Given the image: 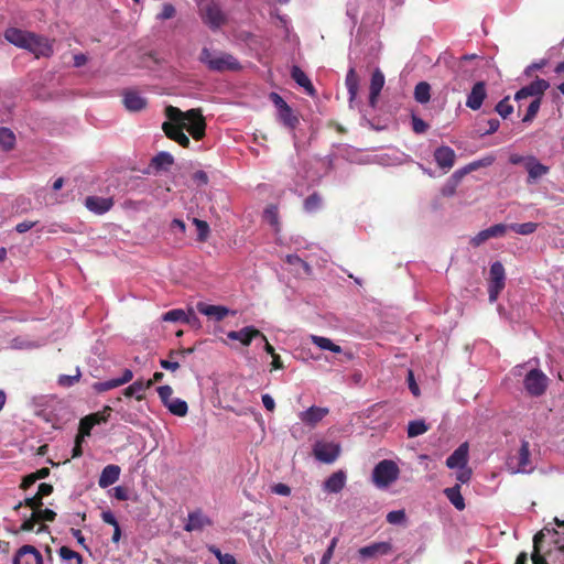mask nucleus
I'll return each instance as SVG.
<instances>
[{
	"mask_svg": "<svg viewBox=\"0 0 564 564\" xmlns=\"http://www.w3.org/2000/svg\"><path fill=\"white\" fill-rule=\"evenodd\" d=\"M165 116L167 120L163 122L162 130L169 139L181 147L188 148L191 144L189 138L184 133L185 129L194 140L198 141L205 137L206 121L200 109L182 111L177 107L167 106Z\"/></svg>",
	"mask_w": 564,
	"mask_h": 564,
	"instance_id": "1",
	"label": "nucleus"
},
{
	"mask_svg": "<svg viewBox=\"0 0 564 564\" xmlns=\"http://www.w3.org/2000/svg\"><path fill=\"white\" fill-rule=\"evenodd\" d=\"M199 61L207 65L210 70L225 72V70H239L241 65L236 57L229 53H219L214 55L209 48L204 47L199 55Z\"/></svg>",
	"mask_w": 564,
	"mask_h": 564,
	"instance_id": "2",
	"label": "nucleus"
},
{
	"mask_svg": "<svg viewBox=\"0 0 564 564\" xmlns=\"http://www.w3.org/2000/svg\"><path fill=\"white\" fill-rule=\"evenodd\" d=\"M198 13L202 21L213 31L223 26L226 21V14L215 1L200 2L198 4Z\"/></svg>",
	"mask_w": 564,
	"mask_h": 564,
	"instance_id": "3",
	"label": "nucleus"
},
{
	"mask_svg": "<svg viewBox=\"0 0 564 564\" xmlns=\"http://www.w3.org/2000/svg\"><path fill=\"white\" fill-rule=\"evenodd\" d=\"M399 473V467L393 460L383 459L373 468L372 479L378 487H387L398 479Z\"/></svg>",
	"mask_w": 564,
	"mask_h": 564,
	"instance_id": "4",
	"label": "nucleus"
},
{
	"mask_svg": "<svg viewBox=\"0 0 564 564\" xmlns=\"http://www.w3.org/2000/svg\"><path fill=\"white\" fill-rule=\"evenodd\" d=\"M530 444L523 440L517 454L511 455L507 460L511 474H525L532 471Z\"/></svg>",
	"mask_w": 564,
	"mask_h": 564,
	"instance_id": "5",
	"label": "nucleus"
},
{
	"mask_svg": "<svg viewBox=\"0 0 564 564\" xmlns=\"http://www.w3.org/2000/svg\"><path fill=\"white\" fill-rule=\"evenodd\" d=\"M549 382L550 379L542 370L531 369L524 376L523 387L530 397L538 398L546 392Z\"/></svg>",
	"mask_w": 564,
	"mask_h": 564,
	"instance_id": "6",
	"label": "nucleus"
},
{
	"mask_svg": "<svg viewBox=\"0 0 564 564\" xmlns=\"http://www.w3.org/2000/svg\"><path fill=\"white\" fill-rule=\"evenodd\" d=\"M506 272L501 262L496 261L490 265L488 294L490 303H495L505 289Z\"/></svg>",
	"mask_w": 564,
	"mask_h": 564,
	"instance_id": "7",
	"label": "nucleus"
},
{
	"mask_svg": "<svg viewBox=\"0 0 564 564\" xmlns=\"http://www.w3.org/2000/svg\"><path fill=\"white\" fill-rule=\"evenodd\" d=\"M549 88L550 83L547 80L536 77L535 80L519 89L514 95V99L517 101L527 99L529 97H533L534 99H542Z\"/></svg>",
	"mask_w": 564,
	"mask_h": 564,
	"instance_id": "8",
	"label": "nucleus"
},
{
	"mask_svg": "<svg viewBox=\"0 0 564 564\" xmlns=\"http://www.w3.org/2000/svg\"><path fill=\"white\" fill-rule=\"evenodd\" d=\"M313 453L319 462L330 464L339 456L340 446L335 443L317 442L314 445Z\"/></svg>",
	"mask_w": 564,
	"mask_h": 564,
	"instance_id": "9",
	"label": "nucleus"
},
{
	"mask_svg": "<svg viewBox=\"0 0 564 564\" xmlns=\"http://www.w3.org/2000/svg\"><path fill=\"white\" fill-rule=\"evenodd\" d=\"M25 50L32 52L36 57H47L53 54V46L51 42L46 37L36 35L32 32L28 40Z\"/></svg>",
	"mask_w": 564,
	"mask_h": 564,
	"instance_id": "10",
	"label": "nucleus"
},
{
	"mask_svg": "<svg viewBox=\"0 0 564 564\" xmlns=\"http://www.w3.org/2000/svg\"><path fill=\"white\" fill-rule=\"evenodd\" d=\"M508 230V225L505 224H496L487 229L479 231L475 237L470 239V245L473 247H479L485 241L491 238H499L506 235Z\"/></svg>",
	"mask_w": 564,
	"mask_h": 564,
	"instance_id": "11",
	"label": "nucleus"
},
{
	"mask_svg": "<svg viewBox=\"0 0 564 564\" xmlns=\"http://www.w3.org/2000/svg\"><path fill=\"white\" fill-rule=\"evenodd\" d=\"M227 336L229 339L239 340L243 346H249L252 339L257 337L265 339V335L253 326H246L239 330H231Z\"/></svg>",
	"mask_w": 564,
	"mask_h": 564,
	"instance_id": "12",
	"label": "nucleus"
},
{
	"mask_svg": "<svg viewBox=\"0 0 564 564\" xmlns=\"http://www.w3.org/2000/svg\"><path fill=\"white\" fill-rule=\"evenodd\" d=\"M434 159L438 167L446 173L454 166L456 154L452 148L442 145L435 150Z\"/></svg>",
	"mask_w": 564,
	"mask_h": 564,
	"instance_id": "13",
	"label": "nucleus"
},
{
	"mask_svg": "<svg viewBox=\"0 0 564 564\" xmlns=\"http://www.w3.org/2000/svg\"><path fill=\"white\" fill-rule=\"evenodd\" d=\"M486 97L487 90L485 82H477L467 96L466 106L471 110H478Z\"/></svg>",
	"mask_w": 564,
	"mask_h": 564,
	"instance_id": "14",
	"label": "nucleus"
},
{
	"mask_svg": "<svg viewBox=\"0 0 564 564\" xmlns=\"http://www.w3.org/2000/svg\"><path fill=\"white\" fill-rule=\"evenodd\" d=\"M392 552V544L390 542H376L358 550L361 558H371L378 555H388Z\"/></svg>",
	"mask_w": 564,
	"mask_h": 564,
	"instance_id": "15",
	"label": "nucleus"
},
{
	"mask_svg": "<svg viewBox=\"0 0 564 564\" xmlns=\"http://www.w3.org/2000/svg\"><path fill=\"white\" fill-rule=\"evenodd\" d=\"M85 206L88 210L97 215H102L111 209L113 199L111 197L87 196Z\"/></svg>",
	"mask_w": 564,
	"mask_h": 564,
	"instance_id": "16",
	"label": "nucleus"
},
{
	"mask_svg": "<svg viewBox=\"0 0 564 564\" xmlns=\"http://www.w3.org/2000/svg\"><path fill=\"white\" fill-rule=\"evenodd\" d=\"M468 464V444H460L446 459V466L451 469L465 467Z\"/></svg>",
	"mask_w": 564,
	"mask_h": 564,
	"instance_id": "17",
	"label": "nucleus"
},
{
	"mask_svg": "<svg viewBox=\"0 0 564 564\" xmlns=\"http://www.w3.org/2000/svg\"><path fill=\"white\" fill-rule=\"evenodd\" d=\"M329 410L327 408L321 406H311L306 411H303L299 414L301 421L308 426L314 427L317 423H319L327 414Z\"/></svg>",
	"mask_w": 564,
	"mask_h": 564,
	"instance_id": "18",
	"label": "nucleus"
},
{
	"mask_svg": "<svg viewBox=\"0 0 564 564\" xmlns=\"http://www.w3.org/2000/svg\"><path fill=\"white\" fill-rule=\"evenodd\" d=\"M196 308L200 314L206 315L217 322L223 321L229 314V310L225 306L212 305L204 302H198L196 304Z\"/></svg>",
	"mask_w": 564,
	"mask_h": 564,
	"instance_id": "19",
	"label": "nucleus"
},
{
	"mask_svg": "<svg viewBox=\"0 0 564 564\" xmlns=\"http://www.w3.org/2000/svg\"><path fill=\"white\" fill-rule=\"evenodd\" d=\"M384 86V75L380 69H376L370 79L369 87V104L371 107H376L378 97Z\"/></svg>",
	"mask_w": 564,
	"mask_h": 564,
	"instance_id": "20",
	"label": "nucleus"
},
{
	"mask_svg": "<svg viewBox=\"0 0 564 564\" xmlns=\"http://www.w3.org/2000/svg\"><path fill=\"white\" fill-rule=\"evenodd\" d=\"M346 474L343 470H337L333 473L325 481H324V490L329 494H338L343 490L346 484Z\"/></svg>",
	"mask_w": 564,
	"mask_h": 564,
	"instance_id": "21",
	"label": "nucleus"
},
{
	"mask_svg": "<svg viewBox=\"0 0 564 564\" xmlns=\"http://www.w3.org/2000/svg\"><path fill=\"white\" fill-rule=\"evenodd\" d=\"M31 32L23 31L17 28H9L4 32V39L11 44L25 48Z\"/></svg>",
	"mask_w": 564,
	"mask_h": 564,
	"instance_id": "22",
	"label": "nucleus"
},
{
	"mask_svg": "<svg viewBox=\"0 0 564 564\" xmlns=\"http://www.w3.org/2000/svg\"><path fill=\"white\" fill-rule=\"evenodd\" d=\"M291 77L299 86L304 88L307 95L315 96L316 89L301 67L293 65L291 68Z\"/></svg>",
	"mask_w": 564,
	"mask_h": 564,
	"instance_id": "23",
	"label": "nucleus"
},
{
	"mask_svg": "<svg viewBox=\"0 0 564 564\" xmlns=\"http://www.w3.org/2000/svg\"><path fill=\"white\" fill-rule=\"evenodd\" d=\"M120 467L118 465H107L98 479V485L100 488H107L111 485H113L120 476Z\"/></svg>",
	"mask_w": 564,
	"mask_h": 564,
	"instance_id": "24",
	"label": "nucleus"
},
{
	"mask_svg": "<svg viewBox=\"0 0 564 564\" xmlns=\"http://www.w3.org/2000/svg\"><path fill=\"white\" fill-rule=\"evenodd\" d=\"M210 524V520L199 510L188 514L187 523L184 529L187 532L203 530L206 525Z\"/></svg>",
	"mask_w": 564,
	"mask_h": 564,
	"instance_id": "25",
	"label": "nucleus"
},
{
	"mask_svg": "<svg viewBox=\"0 0 564 564\" xmlns=\"http://www.w3.org/2000/svg\"><path fill=\"white\" fill-rule=\"evenodd\" d=\"M26 555H30L32 557L34 564H44L43 556L39 552V550L35 546L29 544L21 546L17 551L12 560V564H22V558Z\"/></svg>",
	"mask_w": 564,
	"mask_h": 564,
	"instance_id": "26",
	"label": "nucleus"
},
{
	"mask_svg": "<svg viewBox=\"0 0 564 564\" xmlns=\"http://www.w3.org/2000/svg\"><path fill=\"white\" fill-rule=\"evenodd\" d=\"M345 85L347 87L349 95V106L352 107V104L357 98L359 89V76L357 75L356 69L354 67L349 68V70L347 72Z\"/></svg>",
	"mask_w": 564,
	"mask_h": 564,
	"instance_id": "27",
	"label": "nucleus"
},
{
	"mask_svg": "<svg viewBox=\"0 0 564 564\" xmlns=\"http://www.w3.org/2000/svg\"><path fill=\"white\" fill-rule=\"evenodd\" d=\"M525 169L528 171L529 177L528 182L531 183L536 178L545 175L549 172V167L538 162L534 156H530L525 162Z\"/></svg>",
	"mask_w": 564,
	"mask_h": 564,
	"instance_id": "28",
	"label": "nucleus"
},
{
	"mask_svg": "<svg viewBox=\"0 0 564 564\" xmlns=\"http://www.w3.org/2000/svg\"><path fill=\"white\" fill-rule=\"evenodd\" d=\"M151 387V381L144 382L142 380H137L123 390V394L128 398L135 397L138 401H141L144 399L145 390L150 389Z\"/></svg>",
	"mask_w": 564,
	"mask_h": 564,
	"instance_id": "29",
	"label": "nucleus"
},
{
	"mask_svg": "<svg viewBox=\"0 0 564 564\" xmlns=\"http://www.w3.org/2000/svg\"><path fill=\"white\" fill-rule=\"evenodd\" d=\"M123 105L130 111H140L145 108L147 100L135 91H127L123 95Z\"/></svg>",
	"mask_w": 564,
	"mask_h": 564,
	"instance_id": "30",
	"label": "nucleus"
},
{
	"mask_svg": "<svg viewBox=\"0 0 564 564\" xmlns=\"http://www.w3.org/2000/svg\"><path fill=\"white\" fill-rule=\"evenodd\" d=\"M444 495L457 510L465 509V500L460 494L459 485H455L451 488L444 489Z\"/></svg>",
	"mask_w": 564,
	"mask_h": 564,
	"instance_id": "31",
	"label": "nucleus"
},
{
	"mask_svg": "<svg viewBox=\"0 0 564 564\" xmlns=\"http://www.w3.org/2000/svg\"><path fill=\"white\" fill-rule=\"evenodd\" d=\"M279 120L289 129L294 130L300 123L299 117L294 115L290 106H285L284 109L278 112Z\"/></svg>",
	"mask_w": 564,
	"mask_h": 564,
	"instance_id": "32",
	"label": "nucleus"
},
{
	"mask_svg": "<svg viewBox=\"0 0 564 564\" xmlns=\"http://www.w3.org/2000/svg\"><path fill=\"white\" fill-rule=\"evenodd\" d=\"M101 519L105 523L113 527V534L111 541L113 543H118L121 539V529L115 514L110 510H104L101 512Z\"/></svg>",
	"mask_w": 564,
	"mask_h": 564,
	"instance_id": "33",
	"label": "nucleus"
},
{
	"mask_svg": "<svg viewBox=\"0 0 564 564\" xmlns=\"http://www.w3.org/2000/svg\"><path fill=\"white\" fill-rule=\"evenodd\" d=\"M414 98L420 104H426L431 99V86L426 82H420L414 88Z\"/></svg>",
	"mask_w": 564,
	"mask_h": 564,
	"instance_id": "34",
	"label": "nucleus"
},
{
	"mask_svg": "<svg viewBox=\"0 0 564 564\" xmlns=\"http://www.w3.org/2000/svg\"><path fill=\"white\" fill-rule=\"evenodd\" d=\"M15 135L9 128H0V147L3 151H10L14 148Z\"/></svg>",
	"mask_w": 564,
	"mask_h": 564,
	"instance_id": "35",
	"label": "nucleus"
},
{
	"mask_svg": "<svg viewBox=\"0 0 564 564\" xmlns=\"http://www.w3.org/2000/svg\"><path fill=\"white\" fill-rule=\"evenodd\" d=\"M174 163V158L169 152H160L151 160V166L156 170L166 169Z\"/></svg>",
	"mask_w": 564,
	"mask_h": 564,
	"instance_id": "36",
	"label": "nucleus"
},
{
	"mask_svg": "<svg viewBox=\"0 0 564 564\" xmlns=\"http://www.w3.org/2000/svg\"><path fill=\"white\" fill-rule=\"evenodd\" d=\"M430 426L423 420L410 421L408 424V437H416L427 432Z\"/></svg>",
	"mask_w": 564,
	"mask_h": 564,
	"instance_id": "37",
	"label": "nucleus"
},
{
	"mask_svg": "<svg viewBox=\"0 0 564 564\" xmlns=\"http://www.w3.org/2000/svg\"><path fill=\"white\" fill-rule=\"evenodd\" d=\"M536 228H538V224L532 223V221L523 223V224H511L508 226V229L512 230L513 232H516L518 235H523V236L533 234L536 230Z\"/></svg>",
	"mask_w": 564,
	"mask_h": 564,
	"instance_id": "38",
	"label": "nucleus"
},
{
	"mask_svg": "<svg viewBox=\"0 0 564 564\" xmlns=\"http://www.w3.org/2000/svg\"><path fill=\"white\" fill-rule=\"evenodd\" d=\"M166 408L172 414L176 416H185L188 412V405L186 401L177 398L171 401V403L167 404Z\"/></svg>",
	"mask_w": 564,
	"mask_h": 564,
	"instance_id": "39",
	"label": "nucleus"
},
{
	"mask_svg": "<svg viewBox=\"0 0 564 564\" xmlns=\"http://www.w3.org/2000/svg\"><path fill=\"white\" fill-rule=\"evenodd\" d=\"M22 506L29 507L35 512L37 509L42 508L43 499L35 494L33 497L25 498L24 501L17 503L13 509L18 511Z\"/></svg>",
	"mask_w": 564,
	"mask_h": 564,
	"instance_id": "40",
	"label": "nucleus"
},
{
	"mask_svg": "<svg viewBox=\"0 0 564 564\" xmlns=\"http://www.w3.org/2000/svg\"><path fill=\"white\" fill-rule=\"evenodd\" d=\"M322 206V196L318 193L311 194L305 200H304V209L307 213H314L317 209H319Z\"/></svg>",
	"mask_w": 564,
	"mask_h": 564,
	"instance_id": "41",
	"label": "nucleus"
},
{
	"mask_svg": "<svg viewBox=\"0 0 564 564\" xmlns=\"http://www.w3.org/2000/svg\"><path fill=\"white\" fill-rule=\"evenodd\" d=\"M112 409L109 405H105L101 411L88 414V419L94 423V425L106 423L109 420L110 413Z\"/></svg>",
	"mask_w": 564,
	"mask_h": 564,
	"instance_id": "42",
	"label": "nucleus"
},
{
	"mask_svg": "<svg viewBox=\"0 0 564 564\" xmlns=\"http://www.w3.org/2000/svg\"><path fill=\"white\" fill-rule=\"evenodd\" d=\"M495 110L503 119L508 118L513 112V106L510 104V97L506 96L495 107Z\"/></svg>",
	"mask_w": 564,
	"mask_h": 564,
	"instance_id": "43",
	"label": "nucleus"
},
{
	"mask_svg": "<svg viewBox=\"0 0 564 564\" xmlns=\"http://www.w3.org/2000/svg\"><path fill=\"white\" fill-rule=\"evenodd\" d=\"M193 224L197 228V240L204 242L207 240L210 229L209 225L205 220H200L198 218H193Z\"/></svg>",
	"mask_w": 564,
	"mask_h": 564,
	"instance_id": "44",
	"label": "nucleus"
},
{
	"mask_svg": "<svg viewBox=\"0 0 564 564\" xmlns=\"http://www.w3.org/2000/svg\"><path fill=\"white\" fill-rule=\"evenodd\" d=\"M541 104H542V99H533L531 101V104L529 105L527 112H525L524 117L522 118V121L523 122H532L540 110Z\"/></svg>",
	"mask_w": 564,
	"mask_h": 564,
	"instance_id": "45",
	"label": "nucleus"
},
{
	"mask_svg": "<svg viewBox=\"0 0 564 564\" xmlns=\"http://www.w3.org/2000/svg\"><path fill=\"white\" fill-rule=\"evenodd\" d=\"M470 171L468 170V166L466 165L463 169L456 170L452 176L448 178L451 185V193H455L456 186L460 183L462 178L468 174Z\"/></svg>",
	"mask_w": 564,
	"mask_h": 564,
	"instance_id": "46",
	"label": "nucleus"
},
{
	"mask_svg": "<svg viewBox=\"0 0 564 564\" xmlns=\"http://www.w3.org/2000/svg\"><path fill=\"white\" fill-rule=\"evenodd\" d=\"M263 217L271 226H273L275 228L279 226V213H278L276 206H274V205L268 206L264 210Z\"/></svg>",
	"mask_w": 564,
	"mask_h": 564,
	"instance_id": "47",
	"label": "nucleus"
},
{
	"mask_svg": "<svg viewBox=\"0 0 564 564\" xmlns=\"http://www.w3.org/2000/svg\"><path fill=\"white\" fill-rule=\"evenodd\" d=\"M285 262L293 267L299 265V267L303 268V270L306 274H310V272H311L310 264L307 262H305L304 260H302L297 254H288L285 257Z\"/></svg>",
	"mask_w": 564,
	"mask_h": 564,
	"instance_id": "48",
	"label": "nucleus"
},
{
	"mask_svg": "<svg viewBox=\"0 0 564 564\" xmlns=\"http://www.w3.org/2000/svg\"><path fill=\"white\" fill-rule=\"evenodd\" d=\"M58 553L65 561L76 560L77 564H83V556L67 546H62Z\"/></svg>",
	"mask_w": 564,
	"mask_h": 564,
	"instance_id": "49",
	"label": "nucleus"
},
{
	"mask_svg": "<svg viewBox=\"0 0 564 564\" xmlns=\"http://www.w3.org/2000/svg\"><path fill=\"white\" fill-rule=\"evenodd\" d=\"M186 317V313L181 310V308H175V310H171L169 312H166L164 315H163V321L165 322H183L184 323V318Z\"/></svg>",
	"mask_w": 564,
	"mask_h": 564,
	"instance_id": "50",
	"label": "nucleus"
},
{
	"mask_svg": "<svg viewBox=\"0 0 564 564\" xmlns=\"http://www.w3.org/2000/svg\"><path fill=\"white\" fill-rule=\"evenodd\" d=\"M33 516L36 518V521H48L52 522L56 518L55 511L51 509H37L35 512H32Z\"/></svg>",
	"mask_w": 564,
	"mask_h": 564,
	"instance_id": "51",
	"label": "nucleus"
},
{
	"mask_svg": "<svg viewBox=\"0 0 564 564\" xmlns=\"http://www.w3.org/2000/svg\"><path fill=\"white\" fill-rule=\"evenodd\" d=\"M156 390L164 406H167L174 400L172 398L173 389L170 386H160Z\"/></svg>",
	"mask_w": 564,
	"mask_h": 564,
	"instance_id": "52",
	"label": "nucleus"
},
{
	"mask_svg": "<svg viewBox=\"0 0 564 564\" xmlns=\"http://www.w3.org/2000/svg\"><path fill=\"white\" fill-rule=\"evenodd\" d=\"M118 387L119 386H118V382L116 379H110V380L102 381V382H95L93 384V389L98 393H102V392H106L108 390H111V389H115Z\"/></svg>",
	"mask_w": 564,
	"mask_h": 564,
	"instance_id": "53",
	"label": "nucleus"
},
{
	"mask_svg": "<svg viewBox=\"0 0 564 564\" xmlns=\"http://www.w3.org/2000/svg\"><path fill=\"white\" fill-rule=\"evenodd\" d=\"M79 379H80V371H79V369H77L76 375H74V376H66V375L59 376L57 382L62 387H72L76 382H78Z\"/></svg>",
	"mask_w": 564,
	"mask_h": 564,
	"instance_id": "54",
	"label": "nucleus"
},
{
	"mask_svg": "<svg viewBox=\"0 0 564 564\" xmlns=\"http://www.w3.org/2000/svg\"><path fill=\"white\" fill-rule=\"evenodd\" d=\"M387 521L390 524H401L402 522L405 521V512H404V510L390 511L387 514Z\"/></svg>",
	"mask_w": 564,
	"mask_h": 564,
	"instance_id": "55",
	"label": "nucleus"
},
{
	"mask_svg": "<svg viewBox=\"0 0 564 564\" xmlns=\"http://www.w3.org/2000/svg\"><path fill=\"white\" fill-rule=\"evenodd\" d=\"M500 127V121L496 118L489 119L486 121V128L484 130H479L481 135H489L498 131Z\"/></svg>",
	"mask_w": 564,
	"mask_h": 564,
	"instance_id": "56",
	"label": "nucleus"
},
{
	"mask_svg": "<svg viewBox=\"0 0 564 564\" xmlns=\"http://www.w3.org/2000/svg\"><path fill=\"white\" fill-rule=\"evenodd\" d=\"M94 423L88 419V416H84L79 422L78 432L82 433V436H89L91 429L94 427Z\"/></svg>",
	"mask_w": 564,
	"mask_h": 564,
	"instance_id": "57",
	"label": "nucleus"
},
{
	"mask_svg": "<svg viewBox=\"0 0 564 564\" xmlns=\"http://www.w3.org/2000/svg\"><path fill=\"white\" fill-rule=\"evenodd\" d=\"M456 479L462 484H467L473 475L471 468L468 466L457 468Z\"/></svg>",
	"mask_w": 564,
	"mask_h": 564,
	"instance_id": "58",
	"label": "nucleus"
},
{
	"mask_svg": "<svg viewBox=\"0 0 564 564\" xmlns=\"http://www.w3.org/2000/svg\"><path fill=\"white\" fill-rule=\"evenodd\" d=\"M176 10L173 4L164 3L161 13L158 15L159 20H169L175 17Z\"/></svg>",
	"mask_w": 564,
	"mask_h": 564,
	"instance_id": "59",
	"label": "nucleus"
},
{
	"mask_svg": "<svg viewBox=\"0 0 564 564\" xmlns=\"http://www.w3.org/2000/svg\"><path fill=\"white\" fill-rule=\"evenodd\" d=\"M429 124L421 118L412 117V129L415 133L421 134L426 132Z\"/></svg>",
	"mask_w": 564,
	"mask_h": 564,
	"instance_id": "60",
	"label": "nucleus"
},
{
	"mask_svg": "<svg viewBox=\"0 0 564 564\" xmlns=\"http://www.w3.org/2000/svg\"><path fill=\"white\" fill-rule=\"evenodd\" d=\"M494 161H495L494 156H486L481 160L474 161V162L469 163L467 166H468V170L471 172L479 167L489 166L494 163Z\"/></svg>",
	"mask_w": 564,
	"mask_h": 564,
	"instance_id": "61",
	"label": "nucleus"
},
{
	"mask_svg": "<svg viewBox=\"0 0 564 564\" xmlns=\"http://www.w3.org/2000/svg\"><path fill=\"white\" fill-rule=\"evenodd\" d=\"M337 542H338L337 538H334L330 541V544L328 545L327 550L323 554V557L321 560V564H328L329 563L330 558L333 557L334 550H335V547L337 545Z\"/></svg>",
	"mask_w": 564,
	"mask_h": 564,
	"instance_id": "62",
	"label": "nucleus"
},
{
	"mask_svg": "<svg viewBox=\"0 0 564 564\" xmlns=\"http://www.w3.org/2000/svg\"><path fill=\"white\" fill-rule=\"evenodd\" d=\"M312 343L322 350H328L329 345H332V340L329 338L316 335L312 336Z\"/></svg>",
	"mask_w": 564,
	"mask_h": 564,
	"instance_id": "63",
	"label": "nucleus"
},
{
	"mask_svg": "<svg viewBox=\"0 0 564 564\" xmlns=\"http://www.w3.org/2000/svg\"><path fill=\"white\" fill-rule=\"evenodd\" d=\"M546 64H547L546 59H541L540 62L532 63L524 69V75L528 77H531L533 75L534 70H539V69L543 68L544 66H546Z\"/></svg>",
	"mask_w": 564,
	"mask_h": 564,
	"instance_id": "64",
	"label": "nucleus"
}]
</instances>
